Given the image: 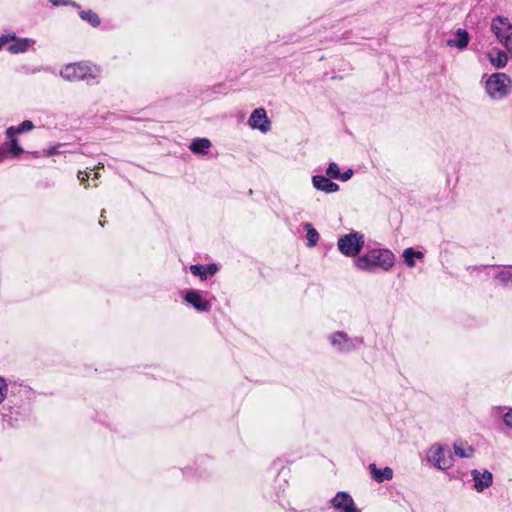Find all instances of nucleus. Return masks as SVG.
Returning <instances> with one entry per match:
<instances>
[{"mask_svg":"<svg viewBox=\"0 0 512 512\" xmlns=\"http://www.w3.org/2000/svg\"><path fill=\"white\" fill-rule=\"evenodd\" d=\"M77 177L82 183H85L89 178V174L79 171Z\"/></svg>","mask_w":512,"mask_h":512,"instance_id":"2f4dec72","label":"nucleus"},{"mask_svg":"<svg viewBox=\"0 0 512 512\" xmlns=\"http://www.w3.org/2000/svg\"><path fill=\"white\" fill-rule=\"evenodd\" d=\"M471 476L474 481V488L477 492H482L493 483V475L488 470L480 472L479 470L474 469L471 471Z\"/></svg>","mask_w":512,"mask_h":512,"instance_id":"1a4fd4ad","label":"nucleus"},{"mask_svg":"<svg viewBox=\"0 0 512 512\" xmlns=\"http://www.w3.org/2000/svg\"><path fill=\"white\" fill-rule=\"evenodd\" d=\"M8 394V385L6 380L0 376V404L6 399Z\"/></svg>","mask_w":512,"mask_h":512,"instance_id":"a878e982","label":"nucleus"},{"mask_svg":"<svg viewBox=\"0 0 512 512\" xmlns=\"http://www.w3.org/2000/svg\"><path fill=\"white\" fill-rule=\"evenodd\" d=\"M353 264L364 272H374L377 269L389 271L395 264V255L389 249L375 248L356 257Z\"/></svg>","mask_w":512,"mask_h":512,"instance_id":"f257e3e1","label":"nucleus"},{"mask_svg":"<svg viewBox=\"0 0 512 512\" xmlns=\"http://www.w3.org/2000/svg\"><path fill=\"white\" fill-rule=\"evenodd\" d=\"M504 410H505V408H503V407H496V408H495V412H496L497 414H501V413H503V411H504Z\"/></svg>","mask_w":512,"mask_h":512,"instance_id":"c9c22d12","label":"nucleus"},{"mask_svg":"<svg viewBox=\"0 0 512 512\" xmlns=\"http://www.w3.org/2000/svg\"><path fill=\"white\" fill-rule=\"evenodd\" d=\"M353 173L354 172L352 169H348L344 173H340V177H338V179L342 181H347L353 176Z\"/></svg>","mask_w":512,"mask_h":512,"instance_id":"c756f323","label":"nucleus"},{"mask_svg":"<svg viewBox=\"0 0 512 512\" xmlns=\"http://www.w3.org/2000/svg\"><path fill=\"white\" fill-rule=\"evenodd\" d=\"M11 39H14V32H7L0 35V50L3 48L5 44L9 45Z\"/></svg>","mask_w":512,"mask_h":512,"instance_id":"bb28decb","label":"nucleus"},{"mask_svg":"<svg viewBox=\"0 0 512 512\" xmlns=\"http://www.w3.org/2000/svg\"><path fill=\"white\" fill-rule=\"evenodd\" d=\"M326 173L331 178L338 179L340 177V169L335 162H331L326 170Z\"/></svg>","mask_w":512,"mask_h":512,"instance_id":"393cba45","label":"nucleus"},{"mask_svg":"<svg viewBox=\"0 0 512 512\" xmlns=\"http://www.w3.org/2000/svg\"><path fill=\"white\" fill-rule=\"evenodd\" d=\"M340 512H360L356 506H355V503L354 501L348 503V505H346L345 507L339 509Z\"/></svg>","mask_w":512,"mask_h":512,"instance_id":"c85d7f7f","label":"nucleus"},{"mask_svg":"<svg viewBox=\"0 0 512 512\" xmlns=\"http://www.w3.org/2000/svg\"><path fill=\"white\" fill-rule=\"evenodd\" d=\"M508 52L499 48H492L487 56L492 66L495 68H504L508 63Z\"/></svg>","mask_w":512,"mask_h":512,"instance_id":"f8f14e48","label":"nucleus"},{"mask_svg":"<svg viewBox=\"0 0 512 512\" xmlns=\"http://www.w3.org/2000/svg\"><path fill=\"white\" fill-rule=\"evenodd\" d=\"M365 243L364 235L353 231L342 235L337 241L338 250L346 257H356L363 249Z\"/></svg>","mask_w":512,"mask_h":512,"instance_id":"20e7f679","label":"nucleus"},{"mask_svg":"<svg viewBox=\"0 0 512 512\" xmlns=\"http://www.w3.org/2000/svg\"><path fill=\"white\" fill-rule=\"evenodd\" d=\"M58 153V146H52L48 149L43 150V156H52Z\"/></svg>","mask_w":512,"mask_h":512,"instance_id":"7c9ffc66","label":"nucleus"},{"mask_svg":"<svg viewBox=\"0 0 512 512\" xmlns=\"http://www.w3.org/2000/svg\"><path fill=\"white\" fill-rule=\"evenodd\" d=\"M352 497L346 492H338L331 500V504L335 509H341L352 502Z\"/></svg>","mask_w":512,"mask_h":512,"instance_id":"aec40b11","label":"nucleus"},{"mask_svg":"<svg viewBox=\"0 0 512 512\" xmlns=\"http://www.w3.org/2000/svg\"><path fill=\"white\" fill-rule=\"evenodd\" d=\"M212 143L207 138H195L189 145V149L194 154L206 155L208 154L209 149L211 148Z\"/></svg>","mask_w":512,"mask_h":512,"instance_id":"dca6fc26","label":"nucleus"},{"mask_svg":"<svg viewBox=\"0 0 512 512\" xmlns=\"http://www.w3.org/2000/svg\"><path fill=\"white\" fill-rule=\"evenodd\" d=\"M53 5L59 6V5H66L69 3V1L65 0H49Z\"/></svg>","mask_w":512,"mask_h":512,"instance_id":"72a5a7b5","label":"nucleus"},{"mask_svg":"<svg viewBox=\"0 0 512 512\" xmlns=\"http://www.w3.org/2000/svg\"><path fill=\"white\" fill-rule=\"evenodd\" d=\"M503 421L509 429H512V408L503 413Z\"/></svg>","mask_w":512,"mask_h":512,"instance_id":"cd10ccee","label":"nucleus"},{"mask_svg":"<svg viewBox=\"0 0 512 512\" xmlns=\"http://www.w3.org/2000/svg\"><path fill=\"white\" fill-rule=\"evenodd\" d=\"M371 477L377 483L391 480L393 478V470L390 467H384L382 469L377 468L376 464L372 463L369 465Z\"/></svg>","mask_w":512,"mask_h":512,"instance_id":"4468645a","label":"nucleus"},{"mask_svg":"<svg viewBox=\"0 0 512 512\" xmlns=\"http://www.w3.org/2000/svg\"><path fill=\"white\" fill-rule=\"evenodd\" d=\"M100 226H104V222L99 221Z\"/></svg>","mask_w":512,"mask_h":512,"instance_id":"4c0bfd02","label":"nucleus"},{"mask_svg":"<svg viewBox=\"0 0 512 512\" xmlns=\"http://www.w3.org/2000/svg\"><path fill=\"white\" fill-rule=\"evenodd\" d=\"M495 279H497L502 285L506 286L512 283V272L508 269L500 270L495 275Z\"/></svg>","mask_w":512,"mask_h":512,"instance_id":"b1692460","label":"nucleus"},{"mask_svg":"<svg viewBox=\"0 0 512 512\" xmlns=\"http://www.w3.org/2000/svg\"><path fill=\"white\" fill-rule=\"evenodd\" d=\"M491 32L497 41L512 57V23L504 16H496L491 21Z\"/></svg>","mask_w":512,"mask_h":512,"instance_id":"7ed1b4c3","label":"nucleus"},{"mask_svg":"<svg viewBox=\"0 0 512 512\" xmlns=\"http://www.w3.org/2000/svg\"><path fill=\"white\" fill-rule=\"evenodd\" d=\"M6 157V152L0 148V161H2Z\"/></svg>","mask_w":512,"mask_h":512,"instance_id":"f704fd0d","label":"nucleus"},{"mask_svg":"<svg viewBox=\"0 0 512 512\" xmlns=\"http://www.w3.org/2000/svg\"><path fill=\"white\" fill-rule=\"evenodd\" d=\"M423 253L421 251H416L413 248H407L403 252V258L408 267L412 268L415 266L414 258L422 259Z\"/></svg>","mask_w":512,"mask_h":512,"instance_id":"412c9836","label":"nucleus"},{"mask_svg":"<svg viewBox=\"0 0 512 512\" xmlns=\"http://www.w3.org/2000/svg\"><path fill=\"white\" fill-rule=\"evenodd\" d=\"M22 131L23 130H7V137L9 139V143L7 146L9 148V152L13 156H19L23 152V149L18 145L16 137H15L17 132H22Z\"/></svg>","mask_w":512,"mask_h":512,"instance_id":"6ab92c4d","label":"nucleus"},{"mask_svg":"<svg viewBox=\"0 0 512 512\" xmlns=\"http://www.w3.org/2000/svg\"><path fill=\"white\" fill-rule=\"evenodd\" d=\"M453 449L455 454L461 458H471L475 451L471 445L461 440L453 444Z\"/></svg>","mask_w":512,"mask_h":512,"instance_id":"a211bd4d","label":"nucleus"},{"mask_svg":"<svg viewBox=\"0 0 512 512\" xmlns=\"http://www.w3.org/2000/svg\"><path fill=\"white\" fill-rule=\"evenodd\" d=\"M482 83L484 84L486 94L494 101L506 98L512 91L511 78L502 72L483 76Z\"/></svg>","mask_w":512,"mask_h":512,"instance_id":"f03ea898","label":"nucleus"},{"mask_svg":"<svg viewBox=\"0 0 512 512\" xmlns=\"http://www.w3.org/2000/svg\"><path fill=\"white\" fill-rule=\"evenodd\" d=\"M35 44V40L32 38H18L14 33V39H11L7 50L11 54H20L28 51L30 47Z\"/></svg>","mask_w":512,"mask_h":512,"instance_id":"9b49d317","label":"nucleus"},{"mask_svg":"<svg viewBox=\"0 0 512 512\" xmlns=\"http://www.w3.org/2000/svg\"><path fill=\"white\" fill-rule=\"evenodd\" d=\"M79 15L93 27H98L101 23L100 17L92 10L81 11Z\"/></svg>","mask_w":512,"mask_h":512,"instance_id":"4be33fe9","label":"nucleus"},{"mask_svg":"<svg viewBox=\"0 0 512 512\" xmlns=\"http://www.w3.org/2000/svg\"><path fill=\"white\" fill-rule=\"evenodd\" d=\"M427 460L440 470H447L453 466L454 458L447 446L432 445L427 451Z\"/></svg>","mask_w":512,"mask_h":512,"instance_id":"423d86ee","label":"nucleus"},{"mask_svg":"<svg viewBox=\"0 0 512 512\" xmlns=\"http://www.w3.org/2000/svg\"><path fill=\"white\" fill-rule=\"evenodd\" d=\"M469 34L465 29H458L454 35V38L447 41V45L450 47H456L459 50L465 49L469 44Z\"/></svg>","mask_w":512,"mask_h":512,"instance_id":"2eb2a0df","label":"nucleus"},{"mask_svg":"<svg viewBox=\"0 0 512 512\" xmlns=\"http://www.w3.org/2000/svg\"><path fill=\"white\" fill-rule=\"evenodd\" d=\"M105 210H102L101 217L104 216Z\"/></svg>","mask_w":512,"mask_h":512,"instance_id":"58836bf2","label":"nucleus"},{"mask_svg":"<svg viewBox=\"0 0 512 512\" xmlns=\"http://www.w3.org/2000/svg\"><path fill=\"white\" fill-rule=\"evenodd\" d=\"M18 128H34V125L30 120H25L18 126Z\"/></svg>","mask_w":512,"mask_h":512,"instance_id":"473e14b6","label":"nucleus"},{"mask_svg":"<svg viewBox=\"0 0 512 512\" xmlns=\"http://www.w3.org/2000/svg\"><path fill=\"white\" fill-rule=\"evenodd\" d=\"M184 300L199 312H208L211 309V303L196 290H188Z\"/></svg>","mask_w":512,"mask_h":512,"instance_id":"6e6552de","label":"nucleus"},{"mask_svg":"<svg viewBox=\"0 0 512 512\" xmlns=\"http://www.w3.org/2000/svg\"><path fill=\"white\" fill-rule=\"evenodd\" d=\"M218 268L215 264H210L207 266L202 265H191L190 271L193 275L199 276L202 280L207 278V275H214L217 272Z\"/></svg>","mask_w":512,"mask_h":512,"instance_id":"f3484780","label":"nucleus"},{"mask_svg":"<svg viewBox=\"0 0 512 512\" xmlns=\"http://www.w3.org/2000/svg\"><path fill=\"white\" fill-rule=\"evenodd\" d=\"M248 125L250 128H267L271 125V121L267 116V112L264 108H256L248 119Z\"/></svg>","mask_w":512,"mask_h":512,"instance_id":"9d476101","label":"nucleus"},{"mask_svg":"<svg viewBox=\"0 0 512 512\" xmlns=\"http://www.w3.org/2000/svg\"><path fill=\"white\" fill-rule=\"evenodd\" d=\"M96 73L95 67L83 62L68 64L60 71L61 77L68 81L93 79Z\"/></svg>","mask_w":512,"mask_h":512,"instance_id":"39448f33","label":"nucleus"},{"mask_svg":"<svg viewBox=\"0 0 512 512\" xmlns=\"http://www.w3.org/2000/svg\"><path fill=\"white\" fill-rule=\"evenodd\" d=\"M312 183L317 190L323 191L325 193H333L339 190L338 184L332 182L330 179L322 175L313 176Z\"/></svg>","mask_w":512,"mask_h":512,"instance_id":"ddd939ff","label":"nucleus"},{"mask_svg":"<svg viewBox=\"0 0 512 512\" xmlns=\"http://www.w3.org/2000/svg\"><path fill=\"white\" fill-rule=\"evenodd\" d=\"M331 345L340 352H350L356 347V343L362 344V338L351 339L344 332H335L329 336Z\"/></svg>","mask_w":512,"mask_h":512,"instance_id":"0eeeda50","label":"nucleus"},{"mask_svg":"<svg viewBox=\"0 0 512 512\" xmlns=\"http://www.w3.org/2000/svg\"><path fill=\"white\" fill-rule=\"evenodd\" d=\"M99 177V173L98 172H95L94 174V178H98Z\"/></svg>","mask_w":512,"mask_h":512,"instance_id":"e433bc0d","label":"nucleus"},{"mask_svg":"<svg viewBox=\"0 0 512 512\" xmlns=\"http://www.w3.org/2000/svg\"><path fill=\"white\" fill-rule=\"evenodd\" d=\"M304 228L306 229V238H307V246L308 247H314L318 240H319V233L312 227L310 223H306L304 225Z\"/></svg>","mask_w":512,"mask_h":512,"instance_id":"5701e85b","label":"nucleus"}]
</instances>
